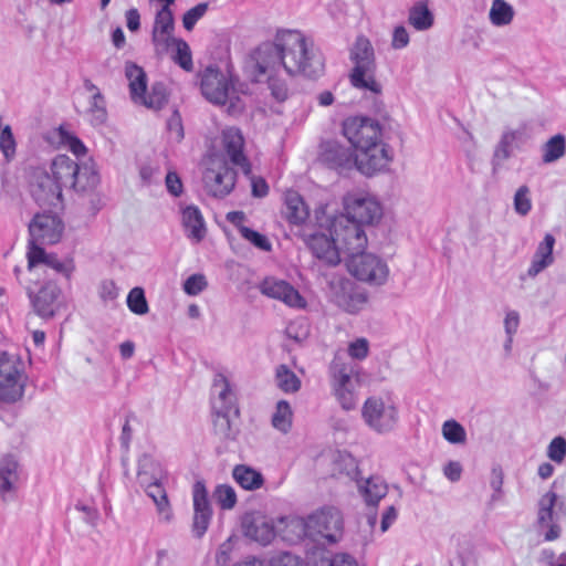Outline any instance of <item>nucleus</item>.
I'll list each match as a JSON object with an SVG mask.
<instances>
[{
    "instance_id": "obj_55",
    "label": "nucleus",
    "mask_w": 566,
    "mask_h": 566,
    "mask_svg": "<svg viewBox=\"0 0 566 566\" xmlns=\"http://www.w3.org/2000/svg\"><path fill=\"white\" fill-rule=\"evenodd\" d=\"M230 413L231 412H214V419H213L214 432L224 439L232 437Z\"/></svg>"
},
{
    "instance_id": "obj_59",
    "label": "nucleus",
    "mask_w": 566,
    "mask_h": 566,
    "mask_svg": "<svg viewBox=\"0 0 566 566\" xmlns=\"http://www.w3.org/2000/svg\"><path fill=\"white\" fill-rule=\"evenodd\" d=\"M207 287V280L202 274H192L184 283V291L188 295H198Z\"/></svg>"
},
{
    "instance_id": "obj_14",
    "label": "nucleus",
    "mask_w": 566,
    "mask_h": 566,
    "mask_svg": "<svg viewBox=\"0 0 566 566\" xmlns=\"http://www.w3.org/2000/svg\"><path fill=\"white\" fill-rule=\"evenodd\" d=\"M343 133L356 151L382 142L379 123L366 117L347 118L343 124Z\"/></svg>"
},
{
    "instance_id": "obj_62",
    "label": "nucleus",
    "mask_w": 566,
    "mask_h": 566,
    "mask_svg": "<svg viewBox=\"0 0 566 566\" xmlns=\"http://www.w3.org/2000/svg\"><path fill=\"white\" fill-rule=\"evenodd\" d=\"M348 354L356 359H364L368 354V342L365 338H359L348 346Z\"/></svg>"
},
{
    "instance_id": "obj_53",
    "label": "nucleus",
    "mask_w": 566,
    "mask_h": 566,
    "mask_svg": "<svg viewBox=\"0 0 566 566\" xmlns=\"http://www.w3.org/2000/svg\"><path fill=\"white\" fill-rule=\"evenodd\" d=\"M177 40L178 38H175L172 33L151 31V42L158 55L167 53V51L175 45V41Z\"/></svg>"
},
{
    "instance_id": "obj_26",
    "label": "nucleus",
    "mask_w": 566,
    "mask_h": 566,
    "mask_svg": "<svg viewBox=\"0 0 566 566\" xmlns=\"http://www.w3.org/2000/svg\"><path fill=\"white\" fill-rule=\"evenodd\" d=\"M212 394V409L214 412H233L235 416L239 415V409L235 405V395L224 375L217 374L214 376Z\"/></svg>"
},
{
    "instance_id": "obj_41",
    "label": "nucleus",
    "mask_w": 566,
    "mask_h": 566,
    "mask_svg": "<svg viewBox=\"0 0 566 566\" xmlns=\"http://www.w3.org/2000/svg\"><path fill=\"white\" fill-rule=\"evenodd\" d=\"M542 160L552 164L560 159L566 153V138L562 134L551 137L542 147Z\"/></svg>"
},
{
    "instance_id": "obj_51",
    "label": "nucleus",
    "mask_w": 566,
    "mask_h": 566,
    "mask_svg": "<svg viewBox=\"0 0 566 566\" xmlns=\"http://www.w3.org/2000/svg\"><path fill=\"white\" fill-rule=\"evenodd\" d=\"M127 306L137 315L148 313V304L142 287H134L130 290L127 296Z\"/></svg>"
},
{
    "instance_id": "obj_28",
    "label": "nucleus",
    "mask_w": 566,
    "mask_h": 566,
    "mask_svg": "<svg viewBox=\"0 0 566 566\" xmlns=\"http://www.w3.org/2000/svg\"><path fill=\"white\" fill-rule=\"evenodd\" d=\"M525 136L524 128L506 129L503 132L493 153V167H500L511 158L515 148H518Z\"/></svg>"
},
{
    "instance_id": "obj_34",
    "label": "nucleus",
    "mask_w": 566,
    "mask_h": 566,
    "mask_svg": "<svg viewBox=\"0 0 566 566\" xmlns=\"http://www.w3.org/2000/svg\"><path fill=\"white\" fill-rule=\"evenodd\" d=\"M85 90L91 93L88 107L86 109L91 122L94 125L103 124L107 118L106 103L98 87L90 80L84 81Z\"/></svg>"
},
{
    "instance_id": "obj_24",
    "label": "nucleus",
    "mask_w": 566,
    "mask_h": 566,
    "mask_svg": "<svg viewBox=\"0 0 566 566\" xmlns=\"http://www.w3.org/2000/svg\"><path fill=\"white\" fill-rule=\"evenodd\" d=\"M306 245L312 251L313 255L328 265H337L340 262L333 235L325 233H313L305 239Z\"/></svg>"
},
{
    "instance_id": "obj_49",
    "label": "nucleus",
    "mask_w": 566,
    "mask_h": 566,
    "mask_svg": "<svg viewBox=\"0 0 566 566\" xmlns=\"http://www.w3.org/2000/svg\"><path fill=\"white\" fill-rule=\"evenodd\" d=\"M213 497L222 510H231L237 504L234 489L228 484H220L213 491Z\"/></svg>"
},
{
    "instance_id": "obj_61",
    "label": "nucleus",
    "mask_w": 566,
    "mask_h": 566,
    "mask_svg": "<svg viewBox=\"0 0 566 566\" xmlns=\"http://www.w3.org/2000/svg\"><path fill=\"white\" fill-rule=\"evenodd\" d=\"M409 33L403 25H398L394 29L391 46L395 50H400L409 44Z\"/></svg>"
},
{
    "instance_id": "obj_48",
    "label": "nucleus",
    "mask_w": 566,
    "mask_h": 566,
    "mask_svg": "<svg viewBox=\"0 0 566 566\" xmlns=\"http://www.w3.org/2000/svg\"><path fill=\"white\" fill-rule=\"evenodd\" d=\"M514 211L521 216L525 217L532 210V199H531V190L528 186L523 185L517 188L513 198Z\"/></svg>"
},
{
    "instance_id": "obj_27",
    "label": "nucleus",
    "mask_w": 566,
    "mask_h": 566,
    "mask_svg": "<svg viewBox=\"0 0 566 566\" xmlns=\"http://www.w3.org/2000/svg\"><path fill=\"white\" fill-rule=\"evenodd\" d=\"M350 148L335 140L322 144L321 159L331 168L346 170L355 166Z\"/></svg>"
},
{
    "instance_id": "obj_23",
    "label": "nucleus",
    "mask_w": 566,
    "mask_h": 566,
    "mask_svg": "<svg viewBox=\"0 0 566 566\" xmlns=\"http://www.w3.org/2000/svg\"><path fill=\"white\" fill-rule=\"evenodd\" d=\"M20 474L17 459L7 454L0 459V496L3 502L15 497Z\"/></svg>"
},
{
    "instance_id": "obj_4",
    "label": "nucleus",
    "mask_w": 566,
    "mask_h": 566,
    "mask_svg": "<svg viewBox=\"0 0 566 566\" xmlns=\"http://www.w3.org/2000/svg\"><path fill=\"white\" fill-rule=\"evenodd\" d=\"M349 57L354 64L349 74L352 85L380 94L382 87L376 80L377 63L371 42L366 36H358L350 49Z\"/></svg>"
},
{
    "instance_id": "obj_5",
    "label": "nucleus",
    "mask_w": 566,
    "mask_h": 566,
    "mask_svg": "<svg viewBox=\"0 0 566 566\" xmlns=\"http://www.w3.org/2000/svg\"><path fill=\"white\" fill-rule=\"evenodd\" d=\"M201 92L209 102L227 105L230 115H239L244 109V103L237 94L233 80L218 69H206L201 78Z\"/></svg>"
},
{
    "instance_id": "obj_39",
    "label": "nucleus",
    "mask_w": 566,
    "mask_h": 566,
    "mask_svg": "<svg viewBox=\"0 0 566 566\" xmlns=\"http://www.w3.org/2000/svg\"><path fill=\"white\" fill-rule=\"evenodd\" d=\"M434 17L424 1L416 2L408 14L409 24L417 31H426L433 25Z\"/></svg>"
},
{
    "instance_id": "obj_22",
    "label": "nucleus",
    "mask_w": 566,
    "mask_h": 566,
    "mask_svg": "<svg viewBox=\"0 0 566 566\" xmlns=\"http://www.w3.org/2000/svg\"><path fill=\"white\" fill-rule=\"evenodd\" d=\"M557 495L555 492H546L538 501L537 527L539 530L547 527L544 538L547 542L557 539L560 536V527L555 523L554 505Z\"/></svg>"
},
{
    "instance_id": "obj_63",
    "label": "nucleus",
    "mask_w": 566,
    "mask_h": 566,
    "mask_svg": "<svg viewBox=\"0 0 566 566\" xmlns=\"http://www.w3.org/2000/svg\"><path fill=\"white\" fill-rule=\"evenodd\" d=\"M271 566H304V564L297 556L290 553H283L272 559Z\"/></svg>"
},
{
    "instance_id": "obj_47",
    "label": "nucleus",
    "mask_w": 566,
    "mask_h": 566,
    "mask_svg": "<svg viewBox=\"0 0 566 566\" xmlns=\"http://www.w3.org/2000/svg\"><path fill=\"white\" fill-rule=\"evenodd\" d=\"M443 438L452 444H462L467 441V432L462 424L451 419L442 424Z\"/></svg>"
},
{
    "instance_id": "obj_10",
    "label": "nucleus",
    "mask_w": 566,
    "mask_h": 566,
    "mask_svg": "<svg viewBox=\"0 0 566 566\" xmlns=\"http://www.w3.org/2000/svg\"><path fill=\"white\" fill-rule=\"evenodd\" d=\"M203 184L207 192L216 198L227 197L234 188L237 172L218 155L209 158L203 172Z\"/></svg>"
},
{
    "instance_id": "obj_44",
    "label": "nucleus",
    "mask_w": 566,
    "mask_h": 566,
    "mask_svg": "<svg viewBox=\"0 0 566 566\" xmlns=\"http://www.w3.org/2000/svg\"><path fill=\"white\" fill-rule=\"evenodd\" d=\"M275 379L277 387L284 392H296L301 388V379L286 365L277 366Z\"/></svg>"
},
{
    "instance_id": "obj_32",
    "label": "nucleus",
    "mask_w": 566,
    "mask_h": 566,
    "mask_svg": "<svg viewBox=\"0 0 566 566\" xmlns=\"http://www.w3.org/2000/svg\"><path fill=\"white\" fill-rule=\"evenodd\" d=\"M165 472L160 463L149 454H143L138 459L137 482L140 488H145L157 482H161Z\"/></svg>"
},
{
    "instance_id": "obj_58",
    "label": "nucleus",
    "mask_w": 566,
    "mask_h": 566,
    "mask_svg": "<svg viewBox=\"0 0 566 566\" xmlns=\"http://www.w3.org/2000/svg\"><path fill=\"white\" fill-rule=\"evenodd\" d=\"M74 510L81 514V520L90 526H96L99 518L98 510L95 506L77 502Z\"/></svg>"
},
{
    "instance_id": "obj_31",
    "label": "nucleus",
    "mask_w": 566,
    "mask_h": 566,
    "mask_svg": "<svg viewBox=\"0 0 566 566\" xmlns=\"http://www.w3.org/2000/svg\"><path fill=\"white\" fill-rule=\"evenodd\" d=\"M554 235L551 233H546L543 241L537 245L531 265L527 270V275L530 277L537 276L542 271H544L546 268L554 263Z\"/></svg>"
},
{
    "instance_id": "obj_64",
    "label": "nucleus",
    "mask_w": 566,
    "mask_h": 566,
    "mask_svg": "<svg viewBox=\"0 0 566 566\" xmlns=\"http://www.w3.org/2000/svg\"><path fill=\"white\" fill-rule=\"evenodd\" d=\"M328 566H358L357 562L348 554L339 553L325 559Z\"/></svg>"
},
{
    "instance_id": "obj_38",
    "label": "nucleus",
    "mask_w": 566,
    "mask_h": 566,
    "mask_svg": "<svg viewBox=\"0 0 566 566\" xmlns=\"http://www.w3.org/2000/svg\"><path fill=\"white\" fill-rule=\"evenodd\" d=\"M125 75L129 82V91L130 96L135 103L140 98V96L146 93L147 87V77L144 70L134 64L126 63L125 66Z\"/></svg>"
},
{
    "instance_id": "obj_20",
    "label": "nucleus",
    "mask_w": 566,
    "mask_h": 566,
    "mask_svg": "<svg viewBox=\"0 0 566 566\" xmlns=\"http://www.w3.org/2000/svg\"><path fill=\"white\" fill-rule=\"evenodd\" d=\"M259 289L263 295L279 300L290 307L304 308L306 306L304 297L284 280L273 276L265 277Z\"/></svg>"
},
{
    "instance_id": "obj_7",
    "label": "nucleus",
    "mask_w": 566,
    "mask_h": 566,
    "mask_svg": "<svg viewBox=\"0 0 566 566\" xmlns=\"http://www.w3.org/2000/svg\"><path fill=\"white\" fill-rule=\"evenodd\" d=\"M329 232L338 253H345L349 259L364 252L367 247L368 239L364 226L350 217L344 214L335 217L331 222Z\"/></svg>"
},
{
    "instance_id": "obj_52",
    "label": "nucleus",
    "mask_w": 566,
    "mask_h": 566,
    "mask_svg": "<svg viewBox=\"0 0 566 566\" xmlns=\"http://www.w3.org/2000/svg\"><path fill=\"white\" fill-rule=\"evenodd\" d=\"M239 231L245 240L251 242L258 249L266 252L271 250L272 244L265 235L244 226H241Z\"/></svg>"
},
{
    "instance_id": "obj_33",
    "label": "nucleus",
    "mask_w": 566,
    "mask_h": 566,
    "mask_svg": "<svg viewBox=\"0 0 566 566\" xmlns=\"http://www.w3.org/2000/svg\"><path fill=\"white\" fill-rule=\"evenodd\" d=\"M182 226L187 237L196 243L202 241L206 237L205 220L196 206H187L182 209Z\"/></svg>"
},
{
    "instance_id": "obj_50",
    "label": "nucleus",
    "mask_w": 566,
    "mask_h": 566,
    "mask_svg": "<svg viewBox=\"0 0 566 566\" xmlns=\"http://www.w3.org/2000/svg\"><path fill=\"white\" fill-rule=\"evenodd\" d=\"M193 511L212 513L208 491L202 481H197L192 488Z\"/></svg>"
},
{
    "instance_id": "obj_36",
    "label": "nucleus",
    "mask_w": 566,
    "mask_h": 566,
    "mask_svg": "<svg viewBox=\"0 0 566 566\" xmlns=\"http://www.w3.org/2000/svg\"><path fill=\"white\" fill-rule=\"evenodd\" d=\"M146 494L153 500L160 521L170 522L172 520V509L168 500L167 492L161 482L143 488Z\"/></svg>"
},
{
    "instance_id": "obj_1",
    "label": "nucleus",
    "mask_w": 566,
    "mask_h": 566,
    "mask_svg": "<svg viewBox=\"0 0 566 566\" xmlns=\"http://www.w3.org/2000/svg\"><path fill=\"white\" fill-rule=\"evenodd\" d=\"M277 45L281 48L283 71L291 75L318 77L324 72V57L314 42L296 30L277 32Z\"/></svg>"
},
{
    "instance_id": "obj_16",
    "label": "nucleus",
    "mask_w": 566,
    "mask_h": 566,
    "mask_svg": "<svg viewBox=\"0 0 566 566\" xmlns=\"http://www.w3.org/2000/svg\"><path fill=\"white\" fill-rule=\"evenodd\" d=\"M391 160V151L384 142L357 150L354 157L355 167L366 176L384 171Z\"/></svg>"
},
{
    "instance_id": "obj_37",
    "label": "nucleus",
    "mask_w": 566,
    "mask_h": 566,
    "mask_svg": "<svg viewBox=\"0 0 566 566\" xmlns=\"http://www.w3.org/2000/svg\"><path fill=\"white\" fill-rule=\"evenodd\" d=\"M232 478L242 489L248 491L258 490L264 484L262 473L245 464H237L232 470Z\"/></svg>"
},
{
    "instance_id": "obj_30",
    "label": "nucleus",
    "mask_w": 566,
    "mask_h": 566,
    "mask_svg": "<svg viewBox=\"0 0 566 566\" xmlns=\"http://www.w3.org/2000/svg\"><path fill=\"white\" fill-rule=\"evenodd\" d=\"M80 165L66 155L56 156L50 165V174L60 189L72 188Z\"/></svg>"
},
{
    "instance_id": "obj_25",
    "label": "nucleus",
    "mask_w": 566,
    "mask_h": 566,
    "mask_svg": "<svg viewBox=\"0 0 566 566\" xmlns=\"http://www.w3.org/2000/svg\"><path fill=\"white\" fill-rule=\"evenodd\" d=\"M60 294L61 290L56 284L48 283L42 286L35 295H32L31 293L29 295L31 297L34 312L42 318H51L60 307Z\"/></svg>"
},
{
    "instance_id": "obj_21",
    "label": "nucleus",
    "mask_w": 566,
    "mask_h": 566,
    "mask_svg": "<svg viewBox=\"0 0 566 566\" xmlns=\"http://www.w3.org/2000/svg\"><path fill=\"white\" fill-rule=\"evenodd\" d=\"M242 530L247 537L261 545L270 544L276 535L272 521L259 512L243 516Z\"/></svg>"
},
{
    "instance_id": "obj_15",
    "label": "nucleus",
    "mask_w": 566,
    "mask_h": 566,
    "mask_svg": "<svg viewBox=\"0 0 566 566\" xmlns=\"http://www.w3.org/2000/svg\"><path fill=\"white\" fill-rule=\"evenodd\" d=\"M329 286L334 303L346 313L357 314L368 302L367 293L355 287L348 279L335 277L329 282Z\"/></svg>"
},
{
    "instance_id": "obj_9",
    "label": "nucleus",
    "mask_w": 566,
    "mask_h": 566,
    "mask_svg": "<svg viewBox=\"0 0 566 566\" xmlns=\"http://www.w3.org/2000/svg\"><path fill=\"white\" fill-rule=\"evenodd\" d=\"M336 465L339 473H342V467H344L345 474L356 482L357 491L368 507H376L379 501L387 495L388 485L380 476L358 478V467L350 455L340 457Z\"/></svg>"
},
{
    "instance_id": "obj_8",
    "label": "nucleus",
    "mask_w": 566,
    "mask_h": 566,
    "mask_svg": "<svg viewBox=\"0 0 566 566\" xmlns=\"http://www.w3.org/2000/svg\"><path fill=\"white\" fill-rule=\"evenodd\" d=\"M25 377L21 361L6 352L0 353V402H15L24 392Z\"/></svg>"
},
{
    "instance_id": "obj_18",
    "label": "nucleus",
    "mask_w": 566,
    "mask_h": 566,
    "mask_svg": "<svg viewBox=\"0 0 566 566\" xmlns=\"http://www.w3.org/2000/svg\"><path fill=\"white\" fill-rule=\"evenodd\" d=\"M31 193L40 205L56 206L62 199V191L52 175L36 168L31 177Z\"/></svg>"
},
{
    "instance_id": "obj_3",
    "label": "nucleus",
    "mask_w": 566,
    "mask_h": 566,
    "mask_svg": "<svg viewBox=\"0 0 566 566\" xmlns=\"http://www.w3.org/2000/svg\"><path fill=\"white\" fill-rule=\"evenodd\" d=\"M343 517L335 507H325L313 514L306 520L292 518L285 524V534L283 538L290 542H296L304 536L317 541L319 537L335 543L342 535Z\"/></svg>"
},
{
    "instance_id": "obj_56",
    "label": "nucleus",
    "mask_w": 566,
    "mask_h": 566,
    "mask_svg": "<svg viewBox=\"0 0 566 566\" xmlns=\"http://www.w3.org/2000/svg\"><path fill=\"white\" fill-rule=\"evenodd\" d=\"M0 149L7 159L12 158L15 154V140L9 125L1 130Z\"/></svg>"
},
{
    "instance_id": "obj_11",
    "label": "nucleus",
    "mask_w": 566,
    "mask_h": 566,
    "mask_svg": "<svg viewBox=\"0 0 566 566\" xmlns=\"http://www.w3.org/2000/svg\"><path fill=\"white\" fill-rule=\"evenodd\" d=\"M349 272L359 281L369 285H384L389 276L387 263L373 253L360 252L348 260Z\"/></svg>"
},
{
    "instance_id": "obj_42",
    "label": "nucleus",
    "mask_w": 566,
    "mask_h": 566,
    "mask_svg": "<svg viewBox=\"0 0 566 566\" xmlns=\"http://www.w3.org/2000/svg\"><path fill=\"white\" fill-rule=\"evenodd\" d=\"M168 101L166 85L161 82H156L151 85L148 94L144 93L137 103L145 105L148 108L160 109Z\"/></svg>"
},
{
    "instance_id": "obj_54",
    "label": "nucleus",
    "mask_w": 566,
    "mask_h": 566,
    "mask_svg": "<svg viewBox=\"0 0 566 566\" xmlns=\"http://www.w3.org/2000/svg\"><path fill=\"white\" fill-rule=\"evenodd\" d=\"M208 2H201L189 9L182 17V24L187 31H191L198 20H200L208 10Z\"/></svg>"
},
{
    "instance_id": "obj_60",
    "label": "nucleus",
    "mask_w": 566,
    "mask_h": 566,
    "mask_svg": "<svg viewBox=\"0 0 566 566\" xmlns=\"http://www.w3.org/2000/svg\"><path fill=\"white\" fill-rule=\"evenodd\" d=\"M212 513L193 511L192 532L197 537H201L210 524Z\"/></svg>"
},
{
    "instance_id": "obj_29",
    "label": "nucleus",
    "mask_w": 566,
    "mask_h": 566,
    "mask_svg": "<svg viewBox=\"0 0 566 566\" xmlns=\"http://www.w3.org/2000/svg\"><path fill=\"white\" fill-rule=\"evenodd\" d=\"M40 264L53 269L57 273L64 274L70 277L74 266L72 262L64 263L60 261L56 255L48 254L43 248L39 245L29 247L28 251V269L29 271L36 270Z\"/></svg>"
},
{
    "instance_id": "obj_12",
    "label": "nucleus",
    "mask_w": 566,
    "mask_h": 566,
    "mask_svg": "<svg viewBox=\"0 0 566 566\" xmlns=\"http://www.w3.org/2000/svg\"><path fill=\"white\" fill-rule=\"evenodd\" d=\"M361 417L366 426L377 433L391 431L398 421L396 407L380 397H369L363 405Z\"/></svg>"
},
{
    "instance_id": "obj_6",
    "label": "nucleus",
    "mask_w": 566,
    "mask_h": 566,
    "mask_svg": "<svg viewBox=\"0 0 566 566\" xmlns=\"http://www.w3.org/2000/svg\"><path fill=\"white\" fill-rule=\"evenodd\" d=\"M329 378L333 392L342 408L353 410L357 402V366L342 356H335L329 365Z\"/></svg>"
},
{
    "instance_id": "obj_46",
    "label": "nucleus",
    "mask_w": 566,
    "mask_h": 566,
    "mask_svg": "<svg viewBox=\"0 0 566 566\" xmlns=\"http://www.w3.org/2000/svg\"><path fill=\"white\" fill-rule=\"evenodd\" d=\"M172 48H175V53L172 55L174 62L177 63L182 70L191 72L193 69V63L188 43L182 39H178L175 41V45Z\"/></svg>"
},
{
    "instance_id": "obj_19",
    "label": "nucleus",
    "mask_w": 566,
    "mask_h": 566,
    "mask_svg": "<svg viewBox=\"0 0 566 566\" xmlns=\"http://www.w3.org/2000/svg\"><path fill=\"white\" fill-rule=\"evenodd\" d=\"M222 148L231 164L245 175L250 176L252 166L244 154V137L237 127H228L222 130Z\"/></svg>"
},
{
    "instance_id": "obj_35",
    "label": "nucleus",
    "mask_w": 566,
    "mask_h": 566,
    "mask_svg": "<svg viewBox=\"0 0 566 566\" xmlns=\"http://www.w3.org/2000/svg\"><path fill=\"white\" fill-rule=\"evenodd\" d=\"M285 219L293 224H301L308 218V208L301 195L296 191L285 193V208L283 210Z\"/></svg>"
},
{
    "instance_id": "obj_40",
    "label": "nucleus",
    "mask_w": 566,
    "mask_h": 566,
    "mask_svg": "<svg viewBox=\"0 0 566 566\" xmlns=\"http://www.w3.org/2000/svg\"><path fill=\"white\" fill-rule=\"evenodd\" d=\"M513 7L505 0H493L489 12V19L495 27L509 25L514 18Z\"/></svg>"
},
{
    "instance_id": "obj_17",
    "label": "nucleus",
    "mask_w": 566,
    "mask_h": 566,
    "mask_svg": "<svg viewBox=\"0 0 566 566\" xmlns=\"http://www.w3.org/2000/svg\"><path fill=\"white\" fill-rule=\"evenodd\" d=\"M62 230V223L55 216L36 214L29 224L30 247L56 243Z\"/></svg>"
},
{
    "instance_id": "obj_57",
    "label": "nucleus",
    "mask_w": 566,
    "mask_h": 566,
    "mask_svg": "<svg viewBox=\"0 0 566 566\" xmlns=\"http://www.w3.org/2000/svg\"><path fill=\"white\" fill-rule=\"evenodd\" d=\"M566 455V440L563 437L554 438L547 449V457L557 463L563 462Z\"/></svg>"
},
{
    "instance_id": "obj_45",
    "label": "nucleus",
    "mask_w": 566,
    "mask_h": 566,
    "mask_svg": "<svg viewBox=\"0 0 566 566\" xmlns=\"http://www.w3.org/2000/svg\"><path fill=\"white\" fill-rule=\"evenodd\" d=\"M272 424L283 433L290 431L292 427V410L287 401L281 400L277 402L275 412L272 416Z\"/></svg>"
},
{
    "instance_id": "obj_13",
    "label": "nucleus",
    "mask_w": 566,
    "mask_h": 566,
    "mask_svg": "<svg viewBox=\"0 0 566 566\" xmlns=\"http://www.w3.org/2000/svg\"><path fill=\"white\" fill-rule=\"evenodd\" d=\"M346 217L361 226L377 223L382 217V207L378 200L366 192H352L344 198Z\"/></svg>"
},
{
    "instance_id": "obj_43",
    "label": "nucleus",
    "mask_w": 566,
    "mask_h": 566,
    "mask_svg": "<svg viewBox=\"0 0 566 566\" xmlns=\"http://www.w3.org/2000/svg\"><path fill=\"white\" fill-rule=\"evenodd\" d=\"M99 182L98 175L90 167H78V172H76L74 178V184L72 188L76 192H87L93 190Z\"/></svg>"
},
{
    "instance_id": "obj_2",
    "label": "nucleus",
    "mask_w": 566,
    "mask_h": 566,
    "mask_svg": "<svg viewBox=\"0 0 566 566\" xmlns=\"http://www.w3.org/2000/svg\"><path fill=\"white\" fill-rule=\"evenodd\" d=\"M282 71L283 59L277 34L273 42H264L253 50L245 62V72L251 81L268 82L273 97L279 102L285 101L289 94L286 84L279 78Z\"/></svg>"
}]
</instances>
